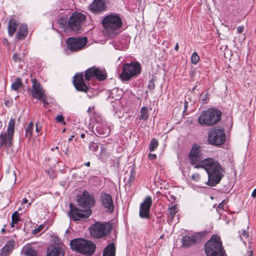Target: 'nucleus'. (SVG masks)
<instances>
[{"instance_id": "nucleus-47", "label": "nucleus", "mask_w": 256, "mask_h": 256, "mask_svg": "<svg viewBox=\"0 0 256 256\" xmlns=\"http://www.w3.org/2000/svg\"><path fill=\"white\" fill-rule=\"evenodd\" d=\"M148 158L150 160H153L156 158V156L155 154H149L148 155Z\"/></svg>"}, {"instance_id": "nucleus-12", "label": "nucleus", "mask_w": 256, "mask_h": 256, "mask_svg": "<svg viewBox=\"0 0 256 256\" xmlns=\"http://www.w3.org/2000/svg\"><path fill=\"white\" fill-rule=\"evenodd\" d=\"M190 160L192 165L194 166V168H200L199 166L202 158V149L200 146L194 144L189 154Z\"/></svg>"}, {"instance_id": "nucleus-14", "label": "nucleus", "mask_w": 256, "mask_h": 256, "mask_svg": "<svg viewBox=\"0 0 256 256\" xmlns=\"http://www.w3.org/2000/svg\"><path fill=\"white\" fill-rule=\"evenodd\" d=\"M78 205L82 208H90L94 206L95 200L94 196L90 195L89 193L84 190L82 195L77 198Z\"/></svg>"}, {"instance_id": "nucleus-21", "label": "nucleus", "mask_w": 256, "mask_h": 256, "mask_svg": "<svg viewBox=\"0 0 256 256\" xmlns=\"http://www.w3.org/2000/svg\"><path fill=\"white\" fill-rule=\"evenodd\" d=\"M84 244L80 253L89 256L92 255L95 252L96 248L95 244L93 242L86 240H85Z\"/></svg>"}, {"instance_id": "nucleus-24", "label": "nucleus", "mask_w": 256, "mask_h": 256, "mask_svg": "<svg viewBox=\"0 0 256 256\" xmlns=\"http://www.w3.org/2000/svg\"><path fill=\"white\" fill-rule=\"evenodd\" d=\"M15 242L14 240H10L3 247L1 252V256H6L11 252L14 248Z\"/></svg>"}, {"instance_id": "nucleus-58", "label": "nucleus", "mask_w": 256, "mask_h": 256, "mask_svg": "<svg viewBox=\"0 0 256 256\" xmlns=\"http://www.w3.org/2000/svg\"><path fill=\"white\" fill-rule=\"evenodd\" d=\"M80 137L81 138H84L85 137V134H80Z\"/></svg>"}, {"instance_id": "nucleus-46", "label": "nucleus", "mask_w": 256, "mask_h": 256, "mask_svg": "<svg viewBox=\"0 0 256 256\" xmlns=\"http://www.w3.org/2000/svg\"><path fill=\"white\" fill-rule=\"evenodd\" d=\"M56 120L58 122H61L64 121V117L62 115H58L56 118Z\"/></svg>"}, {"instance_id": "nucleus-25", "label": "nucleus", "mask_w": 256, "mask_h": 256, "mask_svg": "<svg viewBox=\"0 0 256 256\" xmlns=\"http://www.w3.org/2000/svg\"><path fill=\"white\" fill-rule=\"evenodd\" d=\"M28 33V26L25 24H21L18 28L16 34V38L18 40H23L26 38Z\"/></svg>"}, {"instance_id": "nucleus-45", "label": "nucleus", "mask_w": 256, "mask_h": 256, "mask_svg": "<svg viewBox=\"0 0 256 256\" xmlns=\"http://www.w3.org/2000/svg\"><path fill=\"white\" fill-rule=\"evenodd\" d=\"M42 228H43V226L42 225L40 226L38 228H35L34 230V234L38 233V232H40V231H41L42 230Z\"/></svg>"}, {"instance_id": "nucleus-42", "label": "nucleus", "mask_w": 256, "mask_h": 256, "mask_svg": "<svg viewBox=\"0 0 256 256\" xmlns=\"http://www.w3.org/2000/svg\"><path fill=\"white\" fill-rule=\"evenodd\" d=\"M148 87V88L150 90H152L154 89V82L153 81V80H150Z\"/></svg>"}, {"instance_id": "nucleus-8", "label": "nucleus", "mask_w": 256, "mask_h": 256, "mask_svg": "<svg viewBox=\"0 0 256 256\" xmlns=\"http://www.w3.org/2000/svg\"><path fill=\"white\" fill-rule=\"evenodd\" d=\"M226 134L224 130L219 128H213L208 132V140L209 144L220 146L226 141Z\"/></svg>"}, {"instance_id": "nucleus-50", "label": "nucleus", "mask_w": 256, "mask_h": 256, "mask_svg": "<svg viewBox=\"0 0 256 256\" xmlns=\"http://www.w3.org/2000/svg\"><path fill=\"white\" fill-rule=\"evenodd\" d=\"M40 100H42V102L44 104V106H46V104H48V103L46 102V97L44 94V98H42Z\"/></svg>"}, {"instance_id": "nucleus-7", "label": "nucleus", "mask_w": 256, "mask_h": 256, "mask_svg": "<svg viewBox=\"0 0 256 256\" xmlns=\"http://www.w3.org/2000/svg\"><path fill=\"white\" fill-rule=\"evenodd\" d=\"M111 229V225L108 222H96L90 226V232L92 236L100 238L106 236Z\"/></svg>"}, {"instance_id": "nucleus-33", "label": "nucleus", "mask_w": 256, "mask_h": 256, "mask_svg": "<svg viewBox=\"0 0 256 256\" xmlns=\"http://www.w3.org/2000/svg\"><path fill=\"white\" fill-rule=\"evenodd\" d=\"M158 141L156 139L152 138L150 144L149 150L150 152H152L157 148L158 146Z\"/></svg>"}, {"instance_id": "nucleus-48", "label": "nucleus", "mask_w": 256, "mask_h": 256, "mask_svg": "<svg viewBox=\"0 0 256 256\" xmlns=\"http://www.w3.org/2000/svg\"><path fill=\"white\" fill-rule=\"evenodd\" d=\"M244 26H238L236 29L237 32L238 34L242 33L244 31Z\"/></svg>"}, {"instance_id": "nucleus-11", "label": "nucleus", "mask_w": 256, "mask_h": 256, "mask_svg": "<svg viewBox=\"0 0 256 256\" xmlns=\"http://www.w3.org/2000/svg\"><path fill=\"white\" fill-rule=\"evenodd\" d=\"M85 20V16L80 12H75L70 16L68 20V27L74 31L80 29L82 24Z\"/></svg>"}, {"instance_id": "nucleus-17", "label": "nucleus", "mask_w": 256, "mask_h": 256, "mask_svg": "<svg viewBox=\"0 0 256 256\" xmlns=\"http://www.w3.org/2000/svg\"><path fill=\"white\" fill-rule=\"evenodd\" d=\"M204 236V234L202 232L196 233L192 236L186 235L181 240L182 246L186 248L188 247L197 241H199Z\"/></svg>"}, {"instance_id": "nucleus-44", "label": "nucleus", "mask_w": 256, "mask_h": 256, "mask_svg": "<svg viewBox=\"0 0 256 256\" xmlns=\"http://www.w3.org/2000/svg\"><path fill=\"white\" fill-rule=\"evenodd\" d=\"M10 176L12 177V180L15 182L16 180V175L14 170L11 172L10 174Z\"/></svg>"}, {"instance_id": "nucleus-59", "label": "nucleus", "mask_w": 256, "mask_h": 256, "mask_svg": "<svg viewBox=\"0 0 256 256\" xmlns=\"http://www.w3.org/2000/svg\"><path fill=\"white\" fill-rule=\"evenodd\" d=\"M248 256H252V252L250 251V254L248 255Z\"/></svg>"}, {"instance_id": "nucleus-2", "label": "nucleus", "mask_w": 256, "mask_h": 256, "mask_svg": "<svg viewBox=\"0 0 256 256\" xmlns=\"http://www.w3.org/2000/svg\"><path fill=\"white\" fill-rule=\"evenodd\" d=\"M122 20L116 13H112L105 16L102 20V24L106 30L110 34L115 36L116 30L122 27Z\"/></svg>"}, {"instance_id": "nucleus-35", "label": "nucleus", "mask_w": 256, "mask_h": 256, "mask_svg": "<svg viewBox=\"0 0 256 256\" xmlns=\"http://www.w3.org/2000/svg\"><path fill=\"white\" fill-rule=\"evenodd\" d=\"M24 254L27 256H37L36 251L31 248H27L25 250Z\"/></svg>"}, {"instance_id": "nucleus-6", "label": "nucleus", "mask_w": 256, "mask_h": 256, "mask_svg": "<svg viewBox=\"0 0 256 256\" xmlns=\"http://www.w3.org/2000/svg\"><path fill=\"white\" fill-rule=\"evenodd\" d=\"M14 126L15 120L12 118L8 122L6 132H1L0 134V148H1L12 146Z\"/></svg>"}, {"instance_id": "nucleus-32", "label": "nucleus", "mask_w": 256, "mask_h": 256, "mask_svg": "<svg viewBox=\"0 0 256 256\" xmlns=\"http://www.w3.org/2000/svg\"><path fill=\"white\" fill-rule=\"evenodd\" d=\"M130 178L128 179V184L126 183V184H128V186H131L132 182H134L136 177V173L133 168H131L130 170V174H128Z\"/></svg>"}, {"instance_id": "nucleus-23", "label": "nucleus", "mask_w": 256, "mask_h": 256, "mask_svg": "<svg viewBox=\"0 0 256 256\" xmlns=\"http://www.w3.org/2000/svg\"><path fill=\"white\" fill-rule=\"evenodd\" d=\"M98 134L102 136L106 137L109 135L110 132V128L106 124H99L96 128Z\"/></svg>"}, {"instance_id": "nucleus-16", "label": "nucleus", "mask_w": 256, "mask_h": 256, "mask_svg": "<svg viewBox=\"0 0 256 256\" xmlns=\"http://www.w3.org/2000/svg\"><path fill=\"white\" fill-rule=\"evenodd\" d=\"M73 78V84L76 88L78 91L86 92L88 86L84 82L83 73L76 74Z\"/></svg>"}, {"instance_id": "nucleus-51", "label": "nucleus", "mask_w": 256, "mask_h": 256, "mask_svg": "<svg viewBox=\"0 0 256 256\" xmlns=\"http://www.w3.org/2000/svg\"><path fill=\"white\" fill-rule=\"evenodd\" d=\"M224 204H225V202H224V200L218 204V208L224 209Z\"/></svg>"}, {"instance_id": "nucleus-1", "label": "nucleus", "mask_w": 256, "mask_h": 256, "mask_svg": "<svg viewBox=\"0 0 256 256\" xmlns=\"http://www.w3.org/2000/svg\"><path fill=\"white\" fill-rule=\"evenodd\" d=\"M199 166L206 170L208 176L206 184L210 186H214L219 184L224 176V168L218 160L212 158L204 159Z\"/></svg>"}, {"instance_id": "nucleus-29", "label": "nucleus", "mask_w": 256, "mask_h": 256, "mask_svg": "<svg viewBox=\"0 0 256 256\" xmlns=\"http://www.w3.org/2000/svg\"><path fill=\"white\" fill-rule=\"evenodd\" d=\"M150 114L147 106H142L140 108V115L139 119L143 120H147L149 118Z\"/></svg>"}, {"instance_id": "nucleus-13", "label": "nucleus", "mask_w": 256, "mask_h": 256, "mask_svg": "<svg viewBox=\"0 0 256 256\" xmlns=\"http://www.w3.org/2000/svg\"><path fill=\"white\" fill-rule=\"evenodd\" d=\"M92 78H96L100 80H104L106 78V72L96 67L90 68L86 70L85 78L86 80H90Z\"/></svg>"}, {"instance_id": "nucleus-20", "label": "nucleus", "mask_w": 256, "mask_h": 256, "mask_svg": "<svg viewBox=\"0 0 256 256\" xmlns=\"http://www.w3.org/2000/svg\"><path fill=\"white\" fill-rule=\"evenodd\" d=\"M102 205L106 208V211L112 212L114 211V206L111 196L109 194L102 193L100 196Z\"/></svg>"}, {"instance_id": "nucleus-60", "label": "nucleus", "mask_w": 256, "mask_h": 256, "mask_svg": "<svg viewBox=\"0 0 256 256\" xmlns=\"http://www.w3.org/2000/svg\"><path fill=\"white\" fill-rule=\"evenodd\" d=\"M74 138L73 136H72L70 138L68 139V141H70L72 140V138Z\"/></svg>"}, {"instance_id": "nucleus-30", "label": "nucleus", "mask_w": 256, "mask_h": 256, "mask_svg": "<svg viewBox=\"0 0 256 256\" xmlns=\"http://www.w3.org/2000/svg\"><path fill=\"white\" fill-rule=\"evenodd\" d=\"M22 86V80L19 78H16L12 84L11 88L13 90H18Z\"/></svg>"}, {"instance_id": "nucleus-26", "label": "nucleus", "mask_w": 256, "mask_h": 256, "mask_svg": "<svg viewBox=\"0 0 256 256\" xmlns=\"http://www.w3.org/2000/svg\"><path fill=\"white\" fill-rule=\"evenodd\" d=\"M115 246L114 243H111L104 249L102 256H115Z\"/></svg>"}, {"instance_id": "nucleus-18", "label": "nucleus", "mask_w": 256, "mask_h": 256, "mask_svg": "<svg viewBox=\"0 0 256 256\" xmlns=\"http://www.w3.org/2000/svg\"><path fill=\"white\" fill-rule=\"evenodd\" d=\"M106 0H94L92 3L89 6L90 10L94 14H98L106 9Z\"/></svg>"}, {"instance_id": "nucleus-41", "label": "nucleus", "mask_w": 256, "mask_h": 256, "mask_svg": "<svg viewBox=\"0 0 256 256\" xmlns=\"http://www.w3.org/2000/svg\"><path fill=\"white\" fill-rule=\"evenodd\" d=\"M13 60L16 62H20L22 59L17 54H14L12 56Z\"/></svg>"}, {"instance_id": "nucleus-49", "label": "nucleus", "mask_w": 256, "mask_h": 256, "mask_svg": "<svg viewBox=\"0 0 256 256\" xmlns=\"http://www.w3.org/2000/svg\"><path fill=\"white\" fill-rule=\"evenodd\" d=\"M242 234L244 237L246 238H247L248 236V232L246 230L242 231Z\"/></svg>"}, {"instance_id": "nucleus-10", "label": "nucleus", "mask_w": 256, "mask_h": 256, "mask_svg": "<svg viewBox=\"0 0 256 256\" xmlns=\"http://www.w3.org/2000/svg\"><path fill=\"white\" fill-rule=\"evenodd\" d=\"M88 39L86 37L69 38L66 40L68 49L72 52H77L82 49L86 44Z\"/></svg>"}, {"instance_id": "nucleus-57", "label": "nucleus", "mask_w": 256, "mask_h": 256, "mask_svg": "<svg viewBox=\"0 0 256 256\" xmlns=\"http://www.w3.org/2000/svg\"><path fill=\"white\" fill-rule=\"evenodd\" d=\"M18 223H13V222L12 221V222H11V226L12 227H14V225L17 224Z\"/></svg>"}, {"instance_id": "nucleus-31", "label": "nucleus", "mask_w": 256, "mask_h": 256, "mask_svg": "<svg viewBox=\"0 0 256 256\" xmlns=\"http://www.w3.org/2000/svg\"><path fill=\"white\" fill-rule=\"evenodd\" d=\"M33 129L34 124L32 122H30L27 126L26 129V136L28 137L29 140L32 136Z\"/></svg>"}, {"instance_id": "nucleus-40", "label": "nucleus", "mask_w": 256, "mask_h": 256, "mask_svg": "<svg viewBox=\"0 0 256 256\" xmlns=\"http://www.w3.org/2000/svg\"><path fill=\"white\" fill-rule=\"evenodd\" d=\"M191 178L195 182H198L200 180V176L198 174L195 173L192 175Z\"/></svg>"}, {"instance_id": "nucleus-15", "label": "nucleus", "mask_w": 256, "mask_h": 256, "mask_svg": "<svg viewBox=\"0 0 256 256\" xmlns=\"http://www.w3.org/2000/svg\"><path fill=\"white\" fill-rule=\"evenodd\" d=\"M152 204L150 196H146L143 202L140 204L139 215L142 218H149L150 208Z\"/></svg>"}, {"instance_id": "nucleus-4", "label": "nucleus", "mask_w": 256, "mask_h": 256, "mask_svg": "<svg viewBox=\"0 0 256 256\" xmlns=\"http://www.w3.org/2000/svg\"><path fill=\"white\" fill-rule=\"evenodd\" d=\"M205 252L207 256H224L220 239L217 235H214L205 244Z\"/></svg>"}, {"instance_id": "nucleus-39", "label": "nucleus", "mask_w": 256, "mask_h": 256, "mask_svg": "<svg viewBox=\"0 0 256 256\" xmlns=\"http://www.w3.org/2000/svg\"><path fill=\"white\" fill-rule=\"evenodd\" d=\"M98 148V146L97 143L94 142H90L89 144V148L92 152H96Z\"/></svg>"}, {"instance_id": "nucleus-64", "label": "nucleus", "mask_w": 256, "mask_h": 256, "mask_svg": "<svg viewBox=\"0 0 256 256\" xmlns=\"http://www.w3.org/2000/svg\"><path fill=\"white\" fill-rule=\"evenodd\" d=\"M30 204H31V202H29L28 204V206H30Z\"/></svg>"}, {"instance_id": "nucleus-61", "label": "nucleus", "mask_w": 256, "mask_h": 256, "mask_svg": "<svg viewBox=\"0 0 256 256\" xmlns=\"http://www.w3.org/2000/svg\"><path fill=\"white\" fill-rule=\"evenodd\" d=\"M2 232H4L5 231H6V230H5V228H3L2 229Z\"/></svg>"}, {"instance_id": "nucleus-37", "label": "nucleus", "mask_w": 256, "mask_h": 256, "mask_svg": "<svg viewBox=\"0 0 256 256\" xmlns=\"http://www.w3.org/2000/svg\"><path fill=\"white\" fill-rule=\"evenodd\" d=\"M58 23L63 28H64L66 26L68 27V22L67 21V19L66 18H61L58 20Z\"/></svg>"}, {"instance_id": "nucleus-53", "label": "nucleus", "mask_w": 256, "mask_h": 256, "mask_svg": "<svg viewBox=\"0 0 256 256\" xmlns=\"http://www.w3.org/2000/svg\"><path fill=\"white\" fill-rule=\"evenodd\" d=\"M188 108V102L185 101L184 102V112H186Z\"/></svg>"}, {"instance_id": "nucleus-22", "label": "nucleus", "mask_w": 256, "mask_h": 256, "mask_svg": "<svg viewBox=\"0 0 256 256\" xmlns=\"http://www.w3.org/2000/svg\"><path fill=\"white\" fill-rule=\"evenodd\" d=\"M85 240L83 238H75L70 242V246L72 250L80 252L82 250V246L84 244Z\"/></svg>"}, {"instance_id": "nucleus-62", "label": "nucleus", "mask_w": 256, "mask_h": 256, "mask_svg": "<svg viewBox=\"0 0 256 256\" xmlns=\"http://www.w3.org/2000/svg\"><path fill=\"white\" fill-rule=\"evenodd\" d=\"M8 102H5V104H6V105H7V104H8Z\"/></svg>"}, {"instance_id": "nucleus-19", "label": "nucleus", "mask_w": 256, "mask_h": 256, "mask_svg": "<svg viewBox=\"0 0 256 256\" xmlns=\"http://www.w3.org/2000/svg\"><path fill=\"white\" fill-rule=\"evenodd\" d=\"M32 86L31 90V94L34 98L40 100L44 98V92L40 82L36 79L32 80Z\"/></svg>"}, {"instance_id": "nucleus-52", "label": "nucleus", "mask_w": 256, "mask_h": 256, "mask_svg": "<svg viewBox=\"0 0 256 256\" xmlns=\"http://www.w3.org/2000/svg\"><path fill=\"white\" fill-rule=\"evenodd\" d=\"M28 202V199L26 198H22L21 204H26Z\"/></svg>"}, {"instance_id": "nucleus-5", "label": "nucleus", "mask_w": 256, "mask_h": 256, "mask_svg": "<svg viewBox=\"0 0 256 256\" xmlns=\"http://www.w3.org/2000/svg\"><path fill=\"white\" fill-rule=\"evenodd\" d=\"M140 72V66L138 62L126 63L123 66L120 77L122 80H128L137 76Z\"/></svg>"}, {"instance_id": "nucleus-55", "label": "nucleus", "mask_w": 256, "mask_h": 256, "mask_svg": "<svg viewBox=\"0 0 256 256\" xmlns=\"http://www.w3.org/2000/svg\"><path fill=\"white\" fill-rule=\"evenodd\" d=\"M178 48H179V46H178V43H176V46H175V48H174V50L176 51H178Z\"/></svg>"}, {"instance_id": "nucleus-9", "label": "nucleus", "mask_w": 256, "mask_h": 256, "mask_svg": "<svg viewBox=\"0 0 256 256\" xmlns=\"http://www.w3.org/2000/svg\"><path fill=\"white\" fill-rule=\"evenodd\" d=\"M70 210L68 216L70 218L74 220H83L88 218L92 214V210L90 208L84 210H80L74 206L72 203L70 204Z\"/></svg>"}, {"instance_id": "nucleus-3", "label": "nucleus", "mask_w": 256, "mask_h": 256, "mask_svg": "<svg viewBox=\"0 0 256 256\" xmlns=\"http://www.w3.org/2000/svg\"><path fill=\"white\" fill-rule=\"evenodd\" d=\"M222 112L215 108H210L202 112L198 118L201 125L210 126L216 124L220 119Z\"/></svg>"}, {"instance_id": "nucleus-38", "label": "nucleus", "mask_w": 256, "mask_h": 256, "mask_svg": "<svg viewBox=\"0 0 256 256\" xmlns=\"http://www.w3.org/2000/svg\"><path fill=\"white\" fill-rule=\"evenodd\" d=\"M200 58L198 54L196 52H194L192 54L191 56V62L193 64H196L199 61Z\"/></svg>"}, {"instance_id": "nucleus-28", "label": "nucleus", "mask_w": 256, "mask_h": 256, "mask_svg": "<svg viewBox=\"0 0 256 256\" xmlns=\"http://www.w3.org/2000/svg\"><path fill=\"white\" fill-rule=\"evenodd\" d=\"M46 256H64V254L60 248L53 246L48 249Z\"/></svg>"}, {"instance_id": "nucleus-56", "label": "nucleus", "mask_w": 256, "mask_h": 256, "mask_svg": "<svg viewBox=\"0 0 256 256\" xmlns=\"http://www.w3.org/2000/svg\"><path fill=\"white\" fill-rule=\"evenodd\" d=\"M90 162H88L85 164V165L87 166H90Z\"/></svg>"}, {"instance_id": "nucleus-63", "label": "nucleus", "mask_w": 256, "mask_h": 256, "mask_svg": "<svg viewBox=\"0 0 256 256\" xmlns=\"http://www.w3.org/2000/svg\"><path fill=\"white\" fill-rule=\"evenodd\" d=\"M65 130H66V129H65V128H64V129L63 130H62V132H65Z\"/></svg>"}, {"instance_id": "nucleus-34", "label": "nucleus", "mask_w": 256, "mask_h": 256, "mask_svg": "<svg viewBox=\"0 0 256 256\" xmlns=\"http://www.w3.org/2000/svg\"><path fill=\"white\" fill-rule=\"evenodd\" d=\"M170 214L171 216V219L172 220L174 215L178 212V209L176 205L174 204L172 206H170L168 208Z\"/></svg>"}, {"instance_id": "nucleus-43", "label": "nucleus", "mask_w": 256, "mask_h": 256, "mask_svg": "<svg viewBox=\"0 0 256 256\" xmlns=\"http://www.w3.org/2000/svg\"><path fill=\"white\" fill-rule=\"evenodd\" d=\"M41 130H42V126L38 122L36 123V132H38V136L39 135V132H40Z\"/></svg>"}, {"instance_id": "nucleus-54", "label": "nucleus", "mask_w": 256, "mask_h": 256, "mask_svg": "<svg viewBox=\"0 0 256 256\" xmlns=\"http://www.w3.org/2000/svg\"><path fill=\"white\" fill-rule=\"evenodd\" d=\"M252 198H256V188L253 190L252 194Z\"/></svg>"}, {"instance_id": "nucleus-36", "label": "nucleus", "mask_w": 256, "mask_h": 256, "mask_svg": "<svg viewBox=\"0 0 256 256\" xmlns=\"http://www.w3.org/2000/svg\"><path fill=\"white\" fill-rule=\"evenodd\" d=\"M20 220V215L18 211H16L12 215V221L13 223H18Z\"/></svg>"}, {"instance_id": "nucleus-27", "label": "nucleus", "mask_w": 256, "mask_h": 256, "mask_svg": "<svg viewBox=\"0 0 256 256\" xmlns=\"http://www.w3.org/2000/svg\"><path fill=\"white\" fill-rule=\"evenodd\" d=\"M18 26V24L16 20L10 19L8 24V32L10 36H12L16 32Z\"/></svg>"}]
</instances>
